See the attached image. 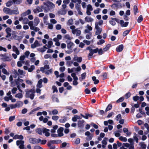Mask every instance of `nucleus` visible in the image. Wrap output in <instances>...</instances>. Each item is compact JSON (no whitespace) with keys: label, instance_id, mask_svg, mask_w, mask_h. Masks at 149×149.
<instances>
[{"label":"nucleus","instance_id":"obj_1","mask_svg":"<svg viewBox=\"0 0 149 149\" xmlns=\"http://www.w3.org/2000/svg\"><path fill=\"white\" fill-rule=\"evenodd\" d=\"M86 49L89 50L90 52V53L88 54V56L89 60H90L91 57L93 56V55L94 53H96L98 52L99 55H101L103 54L102 49V48L99 49L98 48H97L95 49H93L91 47L89 46L87 47Z\"/></svg>","mask_w":149,"mask_h":149},{"label":"nucleus","instance_id":"obj_2","mask_svg":"<svg viewBox=\"0 0 149 149\" xmlns=\"http://www.w3.org/2000/svg\"><path fill=\"white\" fill-rule=\"evenodd\" d=\"M25 97L26 98L29 97L31 100L33 99L36 91L35 89H31L29 90L26 91Z\"/></svg>","mask_w":149,"mask_h":149},{"label":"nucleus","instance_id":"obj_3","mask_svg":"<svg viewBox=\"0 0 149 149\" xmlns=\"http://www.w3.org/2000/svg\"><path fill=\"white\" fill-rule=\"evenodd\" d=\"M111 19L112 20H115L118 23H120L122 27H127L128 25L129 24V22H126L124 23V21L123 20H120L118 18H112Z\"/></svg>","mask_w":149,"mask_h":149},{"label":"nucleus","instance_id":"obj_4","mask_svg":"<svg viewBox=\"0 0 149 149\" xmlns=\"http://www.w3.org/2000/svg\"><path fill=\"white\" fill-rule=\"evenodd\" d=\"M24 141L23 140H17L16 141V144L17 146H19L20 149H24Z\"/></svg>","mask_w":149,"mask_h":149},{"label":"nucleus","instance_id":"obj_5","mask_svg":"<svg viewBox=\"0 0 149 149\" xmlns=\"http://www.w3.org/2000/svg\"><path fill=\"white\" fill-rule=\"evenodd\" d=\"M95 29H97V31L95 32V34L96 35H98L100 34L102 31V29L100 28L97 23H95Z\"/></svg>","mask_w":149,"mask_h":149},{"label":"nucleus","instance_id":"obj_6","mask_svg":"<svg viewBox=\"0 0 149 149\" xmlns=\"http://www.w3.org/2000/svg\"><path fill=\"white\" fill-rule=\"evenodd\" d=\"M64 130V129L63 127H61L58 128L57 130V133L59 136L61 137L63 136V132Z\"/></svg>","mask_w":149,"mask_h":149},{"label":"nucleus","instance_id":"obj_7","mask_svg":"<svg viewBox=\"0 0 149 149\" xmlns=\"http://www.w3.org/2000/svg\"><path fill=\"white\" fill-rule=\"evenodd\" d=\"M44 5L47 6V7L48 8L49 6H50L52 8H54L55 7V5L52 2L49 1L47 2V3L45 2L43 3Z\"/></svg>","mask_w":149,"mask_h":149},{"label":"nucleus","instance_id":"obj_8","mask_svg":"<svg viewBox=\"0 0 149 149\" xmlns=\"http://www.w3.org/2000/svg\"><path fill=\"white\" fill-rule=\"evenodd\" d=\"M50 131L49 129H47L45 128H43V133H45V135L47 137L49 136H50V133L48 132Z\"/></svg>","mask_w":149,"mask_h":149},{"label":"nucleus","instance_id":"obj_9","mask_svg":"<svg viewBox=\"0 0 149 149\" xmlns=\"http://www.w3.org/2000/svg\"><path fill=\"white\" fill-rule=\"evenodd\" d=\"M11 10H12L10 8L6 7H4L3 9V11L4 13L6 14L10 15H11Z\"/></svg>","mask_w":149,"mask_h":149},{"label":"nucleus","instance_id":"obj_10","mask_svg":"<svg viewBox=\"0 0 149 149\" xmlns=\"http://www.w3.org/2000/svg\"><path fill=\"white\" fill-rule=\"evenodd\" d=\"M123 44L120 45L117 47L116 50L117 52H121L123 50Z\"/></svg>","mask_w":149,"mask_h":149},{"label":"nucleus","instance_id":"obj_11","mask_svg":"<svg viewBox=\"0 0 149 149\" xmlns=\"http://www.w3.org/2000/svg\"><path fill=\"white\" fill-rule=\"evenodd\" d=\"M24 139L23 136L22 135L16 134L13 137V139H19L22 140Z\"/></svg>","mask_w":149,"mask_h":149},{"label":"nucleus","instance_id":"obj_12","mask_svg":"<svg viewBox=\"0 0 149 149\" xmlns=\"http://www.w3.org/2000/svg\"><path fill=\"white\" fill-rule=\"evenodd\" d=\"M84 121L83 120H79L78 123V126L79 127L82 128L84 126Z\"/></svg>","mask_w":149,"mask_h":149},{"label":"nucleus","instance_id":"obj_13","mask_svg":"<svg viewBox=\"0 0 149 149\" xmlns=\"http://www.w3.org/2000/svg\"><path fill=\"white\" fill-rule=\"evenodd\" d=\"M52 143L55 144H58L61 143L62 141L60 140H51L50 141Z\"/></svg>","mask_w":149,"mask_h":149},{"label":"nucleus","instance_id":"obj_14","mask_svg":"<svg viewBox=\"0 0 149 149\" xmlns=\"http://www.w3.org/2000/svg\"><path fill=\"white\" fill-rule=\"evenodd\" d=\"M39 45L38 42L37 40H36L33 44H32L31 47L33 49L36 48L37 46Z\"/></svg>","mask_w":149,"mask_h":149},{"label":"nucleus","instance_id":"obj_15","mask_svg":"<svg viewBox=\"0 0 149 149\" xmlns=\"http://www.w3.org/2000/svg\"><path fill=\"white\" fill-rule=\"evenodd\" d=\"M111 45L110 44H109L105 46V47L103 49H102L103 53H104V52H106L108 50L109 48L111 47Z\"/></svg>","mask_w":149,"mask_h":149},{"label":"nucleus","instance_id":"obj_16","mask_svg":"<svg viewBox=\"0 0 149 149\" xmlns=\"http://www.w3.org/2000/svg\"><path fill=\"white\" fill-rule=\"evenodd\" d=\"M67 120V118L66 116L61 117V118L59 120V122L61 123H64Z\"/></svg>","mask_w":149,"mask_h":149},{"label":"nucleus","instance_id":"obj_17","mask_svg":"<svg viewBox=\"0 0 149 149\" xmlns=\"http://www.w3.org/2000/svg\"><path fill=\"white\" fill-rule=\"evenodd\" d=\"M85 20L86 22H92L93 21V19L88 16L86 17L85 18Z\"/></svg>","mask_w":149,"mask_h":149},{"label":"nucleus","instance_id":"obj_18","mask_svg":"<svg viewBox=\"0 0 149 149\" xmlns=\"http://www.w3.org/2000/svg\"><path fill=\"white\" fill-rule=\"evenodd\" d=\"M35 131L37 133L40 135H42V132H43V128L41 129L40 128H38Z\"/></svg>","mask_w":149,"mask_h":149},{"label":"nucleus","instance_id":"obj_19","mask_svg":"<svg viewBox=\"0 0 149 149\" xmlns=\"http://www.w3.org/2000/svg\"><path fill=\"white\" fill-rule=\"evenodd\" d=\"M52 98L53 101H56L57 102H59V100L58 98L56 97V95L54 94L53 95L52 97Z\"/></svg>","mask_w":149,"mask_h":149},{"label":"nucleus","instance_id":"obj_20","mask_svg":"<svg viewBox=\"0 0 149 149\" xmlns=\"http://www.w3.org/2000/svg\"><path fill=\"white\" fill-rule=\"evenodd\" d=\"M66 11L65 10L61 9L58 11V14L61 15H65L66 13Z\"/></svg>","mask_w":149,"mask_h":149},{"label":"nucleus","instance_id":"obj_21","mask_svg":"<svg viewBox=\"0 0 149 149\" xmlns=\"http://www.w3.org/2000/svg\"><path fill=\"white\" fill-rule=\"evenodd\" d=\"M1 59L3 61H10L11 60L10 57L9 56L2 58Z\"/></svg>","mask_w":149,"mask_h":149},{"label":"nucleus","instance_id":"obj_22","mask_svg":"<svg viewBox=\"0 0 149 149\" xmlns=\"http://www.w3.org/2000/svg\"><path fill=\"white\" fill-rule=\"evenodd\" d=\"M39 20L38 17H36L34 19L33 23L35 26H37L39 22Z\"/></svg>","mask_w":149,"mask_h":149},{"label":"nucleus","instance_id":"obj_23","mask_svg":"<svg viewBox=\"0 0 149 149\" xmlns=\"http://www.w3.org/2000/svg\"><path fill=\"white\" fill-rule=\"evenodd\" d=\"M13 49L14 52H15L16 54L18 55L19 54V52L18 49L15 46H14L13 47Z\"/></svg>","mask_w":149,"mask_h":149},{"label":"nucleus","instance_id":"obj_24","mask_svg":"<svg viewBox=\"0 0 149 149\" xmlns=\"http://www.w3.org/2000/svg\"><path fill=\"white\" fill-rule=\"evenodd\" d=\"M47 49V48L45 46H44L42 48L38 49L37 50L38 51L42 53L46 51V49Z\"/></svg>","mask_w":149,"mask_h":149},{"label":"nucleus","instance_id":"obj_25","mask_svg":"<svg viewBox=\"0 0 149 149\" xmlns=\"http://www.w3.org/2000/svg\"><path fill=\"white\" fill-rule=\"evenodd\" d=\"M86 72H84L81 74V77H80L79 78V80L80 81H81L83 79H84L86 78Z\"/></svg>","mask_w":149,"mask_h":149},{"label":"nucleus","instance_id":"obj_26","mask_svg":"<svg viewBox=\"0 0 149 149\" xmlns=\"http://www.w3.org/2000/svg\"><path fill=\"white\" fill-rule=\"evenodd\" d=\"M74 59L77 61L78 62L81 63L82 61V58L81 57H74Z\"/></svg>","mask_w":149,"mask_h":149},{"label":"nucleus","instance_id":"obj_27","mask_svg":"<svg viewBox=\"0 0 149 149\" xmlns=\"http://www.w3.org/2000/svg\"><path fill=\"white\" fill-rule=\"evenodd\" d=\"M15 104L17 106V107H19L23 105V103L22 102L19 101H17Z\"/></svg>","mask_w":149,"mask_h":149},{"label":"nucleus","instance_id":"obj_28","mask_svg":"<svg viewBox=\"0 0 149 149\" xmlns=\"http://www.w3.org/2000/svg\"><path fill=\"white\" fill-rule=\"evenodd\" d=\"M37 139L35 138H32L29 139V141L31 143L35 144L36 143Z\"/></svg>","mask_w":149,"mask_h":149},{"label":"nucleus","instance_id":"obj_29","mask_svg":"<svg viewBox=\"0 0 149 149\" xmlns=\"http://www.w3.org/2000/svg\"><path fill=\"white\" fill-rule=\"evenodd\" d=\"M133 10L134 14L135 15L136 14V13L139 12L137 6L136 5H135L134 6Z\"/></svg>","mask_w":149,"mask_h":149},{"label":"nucleus","instance_id":"obj_30","mask_svg":"<svg viewBox=\"0 0 149 149\" xmlns=\"http://www.w3.org/2000/svg\"><path fill=\"white\" fill-rule=\"evenodd\" d=\"M13 1L11 0L8 1L6 3V6L10 7V6L12 5L13 4Z\"/></svg>","mask_w":149,"mask_h":149},{"label":"nucleus","instance_id":"obj_31","mask_svg":"<svg viewBox=\"0 0 149 149\" xmlns=\"http://www.w3.org/2000/svg\"><path fill=\"white\" fill-rule=\"evenodd\" d=\"M47 146L49 147L50 149H54L55 148V146H52V143L49 142H48Z\"/></svg>","mask_w":149,"mask_h":149},{"label":"nucleus","instance_id":"obj_32","mask_svg":"<svg viewBox=\"0 0 149 149\" xmlns=\"http://www.w3.org/2000/svg\"><path fill=\"white\" fill-rule=\"evenodd\" d=\"M112 107V105L111 104H109L107 107L106 108L105 110V112H107L108 111L111 110Z\"/></svg>","mask_w":149,"mask_h":149},{"label":"nucleus","instance_id":"obj_33","mask_svg":"<svg viewBox=\"0 0 149 149\" xmlns=\"http://www.w3.org/2000/svg\"><path fill=\"white\" fill-rule=\"evenodd\" d=\"M131 30V29L127 30L125 31L123 33V36L125 37L129 33Z\"/></svg>","mask_w":149,"mask_h":149},{"label":"nucleus","instance_id":"obj_34","mask_svg":"<svg viewBox=\"0 0 149 149\" xmlns=\"http://www.w3.org/2000/svg\"><path fill=\"white\" fill-rule=\"evenodd\" d=\"M15 97H18L19 98H22L23 97V95L22 93H19L16 94L15 95Z\"/></svg>","mask_w":149,"mask_h":149},{"label":"nucleus","instance_id":"obj_35","mask_svg":"<svg viewBox=\"0 0 149 149\" xmlns=\"http://www.w3.org/2000/svg\"><path fill=\"white\" fill-rule=\"evenodd\" d=\"M74 45V43L72 42H70L67 44V48L68 49H72V47Z\"/></svg>","mask_w":149,"mask_h":149},{"label":"nucleus","instance_id":"obj_36","mask_svg":"<svg viewBox=\"0 0 149 149\" xmlns=\"http://www.w3.org/2000/svg\"><path fill=\"white\" fill-rule=\"evenodd\" d=\"M119 139L120 140L124 142H126L127 140V139L126 137H123L122 136H120Z\"/></svg>","mask_w":149,"mask_h":149},{"label":"nucleus","instance_id":"obj_37","mask_svg":"<svg viewBox=\"0 0 149 149\" xmlns=\"http://www.w3.org/2000/svg\"><path fill=\"white\" fill-rule=\"evenodd\" d=\"M2 72L3 74L7 75H9L10 74L4 68H3L2 69Z\"/></svg>","mask_w":149,"mask_h":149},{"label":"nucleus","instance_id":"obj_38","mask_svg":"<svg viewBox=\"0 0 149 149\" xmlns=\"http://www.w3.org/2000/svg\"><path fill=\"white\" fill-rule=\"evenodd\" d=\"M52 88L53 90V93H54L55 92L57 93L58 92L57 88L55 86H53L52 87Z\"/></svg>","mask_w":149,"mask_h":149},{"label":"nucleus","instance_id":"obj_39","mask_svg":"<svg viewBox=\"0 0 149 149\" xmlns=\"http://www.w3.org/2000/svg\"><path fill=\"white\" fill-rule=\"evenodd\" d=\"M143 20V17L142 15H140L137 19V22L138 23H140Z\"/></svg>","mask_w":149,"mask_h":149},{"label":"nucleus","instance_id":"obj_40","mask_svg":"<svg viewBox=\"0 0 149 149\" xmlns=\"http://www.w3.org/2000/svg\"><path fill=\"white\" fill-rule=\"evenodd\" d=\"M35 69V66L33 65L31 66V67L29 68L28 69L29 72H31L33 70Z\"/></svg>","mask_w":149,"mask_h":149},{"label":"nucleus","instance_id":"obj_41","mask_svg":"<svg viewBox=\"0 0 149 149\" xmlns=\"http://www.w3.org/2000/svg\"><path fill=\"white\" fill-rule=\"evenodd\" d=\"M124 100V98L123 97H121L118 100L116 101V102L119 103L123 101Z\"/></svg>","mask_w":149,"mask_h":149},{"label":"nucleus","instance_id":"obj_42","mask_svg":"<svg viewBox=\"0 0 149 149\" xmlns=\"http://www.w3.org/2000/svg\"><path fill=\"white\" fill-rule=\"evenodd\" d=\"M80 4H79L78 3H76L75 4V8L77 11L79 10H81V9Z\"/></svg>","mask_w":149,"mask_h":149},{"label":"nucleus","instance_id":"obj_43","mask_svg":"<svg viewBox=\"0 0 149 149\" xmlns=\"http://www.w3.org/2000/svg\"><path fill=\"white\" fill-rule=\"evenodd\" d=\"M107 138H106V137L104 138L102 142V144L103 145H107Z\"/></svg>","mask_w":149,"mask_h":149},{"label":"nucleus","instance_id":"obj_44","mask_svg":"<svg viewBox=\"0 0 149 149\" xmlns=\"http://www.w3.org/2000/svg\"><path fill=\"white\" fill-rule=\"evenodd\" d=\"M107 73L106 72H104L103 73V74L102 75V76L103 78V80H104L107 78Z\"/></svg>","mask_w":149,"mask_h":149},{"label":"nucleus","instance_id":"obj_45","mask_svg":"<svg viewBox=\"0 0 149 149\" xmlns=\"http://www.w3.org/2000/svg\"><path fill=\"white\" fill-rule=\"evenodd\" d=\"M131 96V93L130 92H128L127 93L125 94V97L126 99H127L129 98Z\"/></svg>","mask_w":149,"mask_h":149},{"label":"nucleus","instance_id":"obj_46","mask_svg":"<svg viewBox=\"0 0 149 149\" xmlns=\"http://www.w3.org/2000/svg\"><path fill=\"white\" fill-rule=\"evenodd\" d=\"M11 15L12 14H18L19 12L17 10H11Z\"/></svg>","mask_w":149,"mask_h":149},{"label":"nucleus","instance_id":"obj_47","mask_svg":"<svg viewBox=\"0 0 149 149\" xmlns=\"http://www.w3.org/2000/svg\"><path fill=\"white\" fill-rule=\"evenodd\" d=\"M43 80L42 79H40L38 82V84L39 85V88H40L42 86V82Z\"/></svg>","mask_w":149,"mask_h":149},{"label":"nucleus","instance_id":"obj_48","mask_svg":"<svg viewBox=\"0 0 149 149\" xmlns=\"http://www.w3.org/2000/svg\"><path fill=\"white\" fill-rule=\"evenodd\" d=\"M134 136H133L134 139L135 140V141L136 143H138L139 142L138 140L137 137L136 136L137 134L135 133H134Z\"/></svg>","mask_w":149,"mask_h":149},{"label":"nucleus","instance_id":"obj_49","mask_svg":"<svg viewBox=\"0 0 149 149\" xmlns=\"http://www.w3.org/2000/svg\"><path fill=\"white\" fill-rule=\"evenodd\" d=\"M52 72V69H51L49 70H47L45 72V74L47 75H49L50 74H51Z\"/></svg>","mask_w":149,"mask_h":149},{"label":"nucleus","instance_id":"obj_50","mask_svg":"<svg viewBox=\"0 0 149 149\" xmlns=\"http://www.w3.org/2000/svg\"><path fill=\"white\" fill-rule=\"evenodd\" d=\"M53 45V42L52 41H49L48 42L47 47L49 48H50Z\"/></svg>","mask_w":149,"mask_h":149},{"label":"nucleus","instance_id":"obj_51","mask_svg":"<svg viewBox=\"0 0 149 149\" xmlns=\"http://www.w3.org/2000/svg\"><path fill=\"white\" fill-rule=\"evenodd\" d=\"M105 42V41L104 40L101 39L99 40V42H97V44L98 45H101Z\"/></svg>","mask_w":149,"mask_h":149},{"label":"nucleus","instance_id":"obj_52","mask_svg":"<svg viewBox=\"0 0 149 149\" xmlns=\"http://www.w3.org/2000/svg\"><path fill=\"white\" fill-rule=\"evenodd\" d=\"M87 10L92 11L93 10V8L91 5L90 4H88L87 6Z\"/></svg>","mask_w":149,"mask_h":149},{"label":"nucleus","instance_id":"obj_53","mask_svg":"<svg viewBox=\"0 0 149 149\" xmlns=\"http://www.w3.org/2000/svg\"><path fill=\"white\" fill-rule=\"evenodd\" d=\"M52 113L53 115H56L58 113V110L56 109H54L52 111Z\"/></svg>","mask_w":149,"mask_h":149},{"label":"nucleus","instance_id":"obj_54","mask_svg":"<svg viewBox=\"0 0 149 149\" xmlns=\"http://www.w3.org/2000/svg\"><path fill=\"white\" fill-rule=\"evenodd\" d=\"M59 118V117L58 116H52V119L54 120H57Z\"/></svg>","mask_w":149,"mask_h":149},{"label":"nucleus","instance_id":"obj_55","mask_svg":"<svg viewBox=\"0 0 149 149\" xmlns=\"http://www.w3.org/2000/svg\"><path fill=\"white\" fill-rule=\"evenodd\" d=\"M122 118L121 115L120 114H118L117 115L116 118V120L118 121L119 120V119H121Z\"/></svg>","mask_w":149,"mask_h":149},{"label":"nucleus","instance_id":"obj_56","mask_svg":"<svg viewBox=\"0 0 149 149\" xmlns=\"http://www.w3.org/2000/svg\"><path fill=\"white\" fill-rule=\"evenodd\" d=\"M141 147L142 149H146V144L144 143V142H143L141 144Z\"/></svg>","mask_w":149,"mask_h":149},{"label":"nucleus","instance_id":"obj_57","mask_svg":"<svg viewBox=\"0 0 149 149\" xmlns=\"http://www.w3.org/2000/svg\"><path fill=\"white\" fill-rule=\"evenodd\" d=\"M17 90V88L16 87L13 88L11 90L12 93L13 94H15Z\"/></svg>","mask_w":149,"mask_h":149},{"label":"nucleus","instance_id":"obj_58","mask_svg":"<svg viewBox=\"0 0 149 149\" xmlns=\"http://www.w3.org/2000/svg\"><path fill=\"white\" fill-rule=\"evenodd\" d=\"M139 97L137 95H136L133 97V99L135 101H137L139 99Z\"/></svg>","mask_w":149,"mask_h":149},{"label":"nucleus","instance_id":"obj_59","mask_svg":"<svg viewBox=\"0 0 149 149\" xmlns=\"http://www.w3.org/2000/svg\"><path fill=\"white\" fill-rule=\"evenodd\" d=\"M73 20L72 19H69L68 20V24L69 25H72L73 24Z\"/></svg>","mask_w":149,"mask_h":149},{"label":"nucleus","instance_id":"obj_60","mask_svg":"<svg viewBox=\"0 0 149 149\" xmlns=\"http://www.w3.org/2000/svg\"><path fill=\"white\" fill-rule=\"evenodd\" d=\"M93 137V136L92 135H90L89 136H87L86 138V140L88 141H90L92 139Z\"/></svg>","mask_w":149,"mask_h":149},{"label":"nucleus","instance_id":"obj_61","mask_svg":"<svg viewBox=\"0 0 149 149\" xmlns=\"http://www.w3.org/2000/svg\"><path fill=\"white\" fill-rule=\"evenodd\" d=\"M15 117L14 116H11L9 118V120L11 122L14 120L15 119Z\"/></svg>","mask_w":149,"mask_h":149},{"label":"nucleus","instance_id":"obj_62","mask_svg":"<svg viewBox=\"0 0 149 149\" xmlns=\"http://www.w3.org/2000/svg\"><path fill=\"white\" fill-rule=\"evenodd\" d=\"M76 68H73L71 69H70V68H68V72L69 73H71L73 72V69H75Z\"/></svg>","mask_w":149,"mask_h":149},{"label":"nucleus","instance_id":"obj_63","mask_svg":"<svg viewBox=\"0 0 149 149\" xmlns=\"http://www.w3.org/2000/svg\"><path fill=\"white\" fill-rule=\"evenodd\" d=\"M12 1L14 4H18L20 3L19 0H12Z\"/></svg>","mask_w":149,"mask_h":149},{"label":"nucleus","instance_id":"obj_64","mask_svg":"<svg viewBox=\"0 0 149 149\" xmlns=\"http://www.w3.org/2000/svg\"><path fill=\"white\" fill-rule=\"evenodd\" d=\"M64 38H65L67 39L68 40H70L71 39V38L70 36L68 34H66L65 35Z\"/></svg>","mask_w":149,"mask_h":149}]
</instances>
